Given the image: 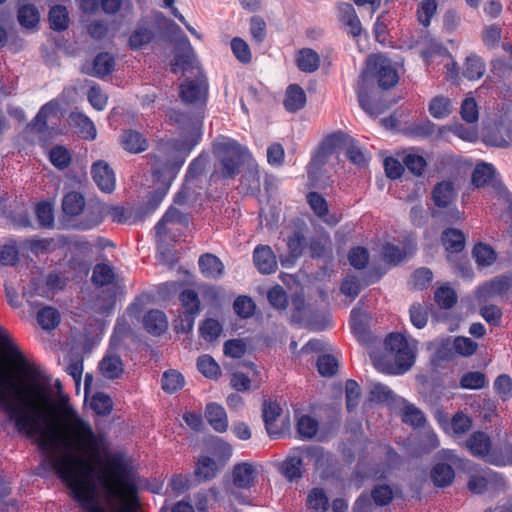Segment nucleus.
I'll list each match as a JSON object with an SVG mask.
<instances>
[{"label": "nucleus", "instance_id": "obj_1", "mask_svg": "<svg viewBox=\"0 0 512 512\" xmlns=\"http://www.w3.org/2000/svg\"><path fill=\"white\" fill-rule=\"evenodd\" d=\"M191 149L192 146L176 142H166L158 146L152 164V174L158 188L149 201L151 209H156L164 199L171 181L176 177Z\"/></svg>", "mask_w": 512, "mask_h": 512}, {"label": "nucleus", "instance_id": "obj_2", "mask_svg": "<svg viewBox=\"0 0 512 512\" xmlns=\"http://www.w3.org/2000/svg\"><path fill=\"white\" fill-rule=\"evenodd\" d=\"M182 52L177 53L172 62V71L174 73H190L195 79L186 80L180 87V96L184 102L201 104L205 101L207 95V85L204 77L200 75V69L196 54L189 42L184 37L181 41Z\"/></svg>", "mask_w": 512, "mask_h": 512}, {"label": "nucleus", "instance_id": "obj_3", "mask_svg": "<svg viewBox=\"0 0 512 512\" xmlns=\"http://www.w3.org/2000/svg\"><path fill=\"white\" fill-rule=\"evenodd\" d=\"M385 348L394 365L389 369L390 373L402 374L414 363L416 353V341L407 339L401 334H390L385 340Z\"/></svg>", "mask_w": 512, "mask_h": 512}, {"label": "nucleus", "instance_id": "obj_4", "mask_svg": "<svg viewBox=\"0 0 512 512\" xmlns=\"http://www.w3.org/2000/svg\"><path fill=\"white\" fill-rule=\"evenodd\" d=\"M214 150L226 177L236 174L239 167L250 157L246 147L227 137L217 138Z\"/></svg>", "mask_w": 512, "mask_h": 512}, {"label": "nucleus", "instance_id": "obj_5", "mask_svg": "<svg viewBox=\"0 0 512 512\" xmlns=\"http://www.w3.org/2000/svg\"><path fill=\"white\" fill-rule=\"evenodd\" d=\"M400 62H392L382 54L370 55L367 59V71L374 76L379 86L388 89L397 84L399 80L398 67Z\"/></svg>", "mask_w": 512, "mask_h": 512}, {"label": "nucleus", "instance_id": "obj_6", "mask_svg": "<svg viewBox=\"0 0 512 512\" xmlns=\"http://www.w3.org/2000/svg\"><path fill=\"white\" fill-rule=\"evenodd\" d=\"M182 313L175 322V328L180 332H190L194 327L195 318L200 311V300L193 290H184L179 295Z\"/></svg>", "mask_w": 512, "mask_h": 512}, {"label": "nucleus", "instance_id": "obj_7", "mask_svg": "<svg viewBox=\"0 0 512 512\" xmlns=\"http://www.w3.org/2000/svg\"><path fill=\"white\" fill-rule=\"evenodd\" d=\"M468 451L479 459L493 465V458H497L500 445L492 443L488 434L482 431L472 433L465 442Z\"/></svg>", "mask_w": 512, "mask_h": 512}, {"label": "nucleus", "instance_id": "obj_8", "mask_svg": "<svg viewBox=\"0 0 512 512\" xmlns=\"http://www.w3.org/2000/svg\"><path fill=\"white\" fill-rule=\"evenodd\" d=\"M91 212L96 214V217L92 220L81 223L83 229H92L98 226L103 219L107 217H109L113 222L121 224L127 223L130 219L129 212L122 206L99 203L91 207Z\"/></svg>", "mask_w": 512, "mask_h": 512}, {"label": "nucleus", "instance_id": "obj_9", "mask_svg": "<svg viewBox=\"0 0 512 512\" xmlns=\"http://www.w3.org/2000/svg\"><path fill=\"white\" fill-rule=\"evenodd\" d=\"M510 286V281L507 277H496L477 288L475 299L478 302H487L496 297L505 295L510 289Z\"/></svg>", "mask_w": 512, "mask_h": 512}, {"label": "nucleus", "instance_id": "obj_10", "mask_svg": "<svg viewBox=\"0 0 512 512\" xmlns=\"http://www.w3.org/2000/svg\"><path fill=\"white\" fill-rule=\"evenodd\" d=\"M325 145L330 146L331 148H341L343 145L346 155L352 163L357 166H364L367 163V157L363 151L355 145L351 139L342 134H334L330 136L326 140Z\"/></svg>", "mask_w": 512, "mask_h": 512}, {"label": "nucleus", "instance_id": "obj_11", "mask_svg": "<svg viewBox=\"0 0 512 512\" xmlns=\"http://www.w3.org/2000/svg\"><path fill=\"white\" fill-rule=\"evenodd\" d=\"M91 175L93 181L98 188L105 192L110 193L115 188V174L112 168L105 161L99 160L91 167Z\"/></svg>", "mask_w": 512, "mask_h": 512}, {"label": "nucleus", "instance_id": "obj_12", "mask_svg": "<svg viewBox=\"0 0 512 512\" xmlns=\"http://www.w3.org/2000/svg\"><path fill=\"white\" fill-rule=\"evenodd\" d=\"M338 12L339 20L347 33L352 37L359 36L363 29L354 7L349 3H342L338 6Z\"/></svg>", "mask_w": 512, "mask_h": 512}, {"label": "nucleus", "instance_id": "obj_13", "mask_svg": "<svg viewBox=\"0 0 512 512\" xmlns=\"http://www.w3.org/2000/svg\"><path fill=\"white\" fill-rule=\"evenodd\" d=\"M281 411L280 405L276 402H269L264 405L263 419L266 431L272 438H276L282 433L283 425L279 423Z\"/></svg>", "mask_w": 512, "mask_h": 512}, {"label": "nucleus", "instance_id": "obj_14", "mask_svg": "<svg viewBox=\"0 0 512 512\" xmlns=\"http://www.w3.org/2000/svg\"><path fill=\"white\" fill-rule=\"evenodd\" d=\"M254 263L262 274H270L277 268L276 257L267 245L257 246L253 253Z\"/></svg>", "mask_w": 512, "mask_h": 512}, {"label": "nucleus", "instance_id": "obj_15", "mask_svg": "<svg viewBox=\"0 0 512 512\" xmlns=\"http://www.w3.org/2000/svg\"><path fill=\"white\" fill-rule=\"evenodd\" d=\"M232 476L236 487L242 489L249 488L257 477L256 466L249 462L239 463L234 466Z\"/></svg>", "mask_w": 512, "mask_h": 512}, {"label": "nucleus", "instance_id": "obj_16", "mask_svg": "<svg viewBox=\"0 0 512 512\" xmlns=\"http://www.w3.org/2000/svg\"><path fill=\"white\" fill-rule=\"evenodd\" d=\"M494 476V473L488 468H475L469 472L467 487L472 493L481 494L488 488Z\"/></svg>", "mask_w": 512, "mask_h": 512}, {"label": "nucleus", "instance_id": "obj_17", "mask_svg": "<svg viewBox=\"0 0 512 512\" xmlns=\"http://www.w3.org/2000/svg\"><path fill=\"white\" fill-rule=\"evenodd\" d=\"M434 204L439 208H448L456 199V191L453 183L442 181L432 191Z\"/></svg>", "mask_w": 512, "mask_h": 512}, {"label": "nucleus", "instance_id": "obj_18", "mask_svg": "<svg viewBox=\"0 0 512 512\" xmlns=\"http://www.w3.org/2000/svg\"><path fill=\"white\" fill-rule=\"evenodd\" d=\"M205 417L210 426L217 432L223 433L228 428V417L225 409L216 403L206 406Z\"/></svg>", "mask_w": 512, "mask_h": 512}, {"label": "nucleus", "instance_id": "obj_19", "mask_svg": "<svg viewBox=\"0 0 512 512\" xmlns=\"http://www.w3.org/2000/svg\"><path fill=\"white\" fill-rule=\"evenodd\" d=\"M99 371L106 379H116L124 371V365L121 358L113 353H108L99 363Z\"/></svg>", "mask_w": 512, "mask_h": 512}, {"label": "nucleus", "instance_id": "obj_20", "mask_svg": "<svg viewBox=\"0 0 512 512\" xmlns=\"http://www.w3.org/2000/svg\"><path fill=\"white\" fill-rule=\"evenodd\" d=\"M154 32L151 24L147 21H141L133 29L129 36L128 44L132 49H139L151 42Z\"/></svg>", "mask_w": 512, "mask_h": 512}, {"label": "nucleus", "instance_id": "obj_21", "mask_svg": "<svg viewBox=\"0 0 512 512\" xmlns=\"http://www.w3.org/2000/svg\"><path fill=\"white\" fill-rule=\"evenodd\" d=\"M143 326L148 333L160 335L167 330L168 320L162 311L150 310L143 318Z\"/></svg>", "mask_w": 512, "mask_h": 512}, {"label": "nucleus", "instance_id": "obj_22", "mask_svg": "<svg viewBox=\"0 0 512 512\" xmlns=\"http://www.w3.org/2000/svg\"><path fill=\"white\" fill-rule=\"evenodd\" d=\"M121 145L130 153H141L148 148L146 138L138 131L126 130L121 135Z\"/></svg>", "mask_w": 512, "mask_h": 512}, {"label": "nucleus", "instance_id": "obj_23", "mask_svg": "<svg viewBox=\"0 0 512 512\" xmlns=\"http://www.w3.org/2000/svg\"><path fill=\"white\" fill-rule=\"evenodd\" d=\"M199 267L201 273L206 278L216 279L222 276L224 272V264L213 254H204L199 258Z\"/></svg>", "mask_w": 512, "mask_h": 512}, {"label": "nucleus", "instance_id": "obj_24", "mask_svg": "<svg viewBox=\"0 0 512 512\" xmlns=\"http://www.w3.org/2000/svg\"><path fill=\"white\" fill-rule=\"evenodd\" d=\"M70 124L82 138L87 140H94L97 136V131L94 123L82 113H72L69 117Z\"/></svg>", "mask_w": 512, "mask_h": 512}, {"label": "nucleus", "instance_id": "obj_25", "mask_svg": "<svg viewBox=\"0 0 512 512\" xmlns=\"http://www.w3.org/2000/svg\"><path fill=\"white\" fill-rule=\"evenodd\" d=\"M58 111L59 105L57 102L51 101L45 104L36 115L33 123L30 125V129L37 133H42L46 129L48 121L52 117H57Z\"/></svg>", "mask_w": 512, "mask_h": 512}, {"label": "nucleus", "instance_id": "obj_26", "mask_svg": "<svg viewBox=\"0 0 512 512\" xmlns=\"http://www.w3.org/2000/svg\"><path fill=\"white\" fill-rule=\"evenodd\" d=\"M306 104V94L297 84L289 85L286 89L284 106L289 112L302 109Z\"/></svg>", "mask_w": 512, "mask_h": 512}, {"label": "nucleus", "instance_id": "obj_27", "mask_svg": "<svg viewBox=\"0 0 512 512\" xmlns=\"http://www.w3.org/2000/svg\"><path fill=\"white\" fill-rule=\"evenodd\" d=\"M297 67L303 72H314L319 68L320 57L310 48H303L296 54Z\"/></svg>", "mask_w": 512, "mask_h": 512}, {"label": "nucleus", "instance_id": "obj_28", "mask_svg": "<svg viewBox=\"0 0 512 512\" xmlns=\"http://www.w3.org/2000/svg\"><path fill=\"white\" fill-rule=\"evenodd\" d=\"M442 243L448 253L457 254L465 247V236L462 231L458 229H447L443 232Z\"/></svg>", "mask_w": 512, "mask_h": 512}, {"label": "nucleus", "instance_id": "obj_29", "mask_svg": "<svg viewBox=\"0 0 512 512\" xmlns=\"http://www.w3.org/2000/svg\"><path fill=\"white\" fill-rule=\"evenodd\" d=\"M496 170L490 163L480 162L476 164L472 173V184L477 187H483L495 179Z\"/></svg>", "mask_w": 512, "mask_h": 512}, {"label": "nucleus", "instance_id": "obj_30", "mask_svg": "<svg viewBox=\"0 0 512 512\" xmlns=\"http://www.w3.org/2000/svg\"><path fill=\"white\" fill-rule=\"evenodd\" d=\"M430 477L434 485L438 487H446L453 482L455 473L450 465L437 463L431 469Z\"/></svg>", "mask_w": 512, "mask_h": 512}, {"label": "nucleus", "instance_id": "obj_31", "mask_svg": "<svg viewBox=\"0 0 512 512\" xmlns=\"http://www.w3.org/2000/svg\"><path fill=\"white\" fill-rule=\"evenodd\" d=\"M85 199L79 192H69L63 197L62 209L66 215L77 216L84 211Z\"/></svg>", "mask_w": 512, "mask_h": 512}, {"label": "nucleus", "instance_id": "obj_32", "mask_svg": "<svg viewBox=\"0 0 512 512\" xmlns=\"http://www.w3.org/2000/svg\"><path fill=\"white\" fill-rule=\"evenodd\" d=\"M209 453L222 469L232 456V448L220 438H215L209 445Z\"/></svg>", "mask_w": 512, "mask_h": 512}, {"label": "nucleus", "instance_id": "obj_33", "mask_svg": "<svg viewBox=\"0 0 512 512\" xmlns=\"http://www.w3.org/2000/svg\"><path fill=\"white\" fill-rule=\"evenodd\" d=\"M493 206L496 210L505 212L512 216V196L500 183L493 186Z\"/></svg>", "mask_w": 512, "mask_h": 512}, {"label": "nucleus", "instance_id": "obj_34", "mask_svg": "<svg viewBox=\"0 0 512 512\" xmlns=\"http://www.w3.org/2000/svg\"><path fill=\"white\" fill-rule=\"evenodd\" d=\"M186 220L175 208H170L156 226V234L159 238L164 237L171 231V225L185 224Z\"/></svg>", "mask_w": 512, "mask_h": 512}, {"label": "nucleus", "instance_id": "obj_35", "mask_svg": "<svg viewBox=\"0 0 512 512\" xmlns=\"http://www.w3.org/2000/svg\"><path fill=\"white\" fill-rule=\"evenodd\" d=\"M307 203L313 212L324 222L328 224H335L336 220L328 215V205L323 196L316 192H310L307 195Z\"/></svg>", "mask_w": 512, "mask_h": 512}, {"label": "nucleus", "instance_id": "obj_36", "mask_svg": "<svg viewBox=\"0 0 512 512\" xmlns=\"http://www.w3.org/2000/svg\"><path fill=\"white\" fill-rule=\"evenodd\" d=\"M221 470L220 466L209 456H202L199 458L195 474L202 480H209L216 476Z\"/></svg>", "mask_w": 512, "mask_h": 512}, {"label": "nucleus", "instance_id": "obj_37", "mask_svg": "<svg viewBox=\"0 0 512 512\" xmlns=\"http://www.w3.org/2000/svg\"><path fill=\"white\" fill-rule=\"evenodd\" d=\"M428 110L433 118H446L452 111L451 101L447 97L436 96L431 99Z\"/></svg>", "mask_w": 512, "mask_h": 512}, {"label": "nucleus", "instance_id": "obj_38", "mask_svg": "<svg viewBox=\"0 0 512 512\" xmlns=\"http://www.w3.org/2000/svg\"><path fill=\"white\" fill-rule=\"evenodd\" d=\"M437 7L436 0H421L416 10L418 22L424 27H428L431 23V19L437 12Z\"/></svg>", "mask_w": 512, "mask_h": 512}, {"label": "nucleus", "instance_id": "obj_39", "mask_svg": "<svg viewBox=\"0 0 512 512\" xmlns=\"http://www.w3.org/2000/svg\"><path fill=\"white\" fill-rule=\"evenodd\" d=\"M246 367L252 373L251 378L240 371H236L233 373L231 378V385L237 391H247L251 387V383L255 381L257 377V369L253 363H249Z\"/></svg>", "mask_w": 512, "mask_h": 512}, {"label": "nucleus", "instance_id": "obj_40", "mask_svg": "<svg viewBox=\"0 0 512 512\" xmlns=\"http://www.w3.org/2000/svg\"><path fill=\"white\" fill-rule=\"evenodd\" d=\"M18 21L24 29H33L40 21L39 12L33 5H23L18 10Z\"/></svg>", "mask_w": 512, "mask_h": 512}, {"label": "nucleus", "instance_id": "obj_41", "mask_svg": "<svg viewBox=\"0 0 512 512\" xmlns=\"http://www.w3.org/2000/svg\"><path fill=\"white\" fill-rule=\"evenodd\" d=\"M199 372L210 379H217L221 375L218 363L210 355H201L197 360Z\"/></svg>", "mask_w": 512, "mask_h": 512}, {"label": "nucleus", "instance_id": "obj_42", "mask_svg": "<svg viewBox=\"0 0 512 512\" xmlns=\"http://www.w3.org/2000/svg\"><path fill=\"white\" fill-rule=\"evenodd\" d=\"M424 58L427 65H432L434 60L439 59L437 64H443L447 69V76L451 79L455 78L458 75L457 67L455 62L451 59L446 51H440L435 55L424 54Z\"/></svg>", "mask_w": 512, "mask_h": 512}, {"label": "nucleus", "instance_id": "obj_43", "mask_svg": "<svg viewBox=\"0 0 512 512\" xmlns=\"http://www.w3.org/2000/svg\"><path fill=\"white\" fill-rule=\"evenodd\" d=\"M485 72L484 62L477 56H470L467 58L463 74L469 80L480 79Z\"/></svg>", "mask_w": 512, "mask_h": 512}, {"label": "nucleus", "instance_id": "obj_44", "mask_svg": "<svg viewBox=\"0 0 512 512\" xmlns=\"http://www.w3.org/2000/svg\"><path fill=\"white\" fill-rule=\"evenodd\" d=\"M49 22L53 30H65L69 23V15L66 8L63 6H54L51 8Z\"/></svg>", "mask_w": 512, "mask_h": 512}, {"label": "nucleus", "instance_id": "obj_45", "mask_svg": "<svg viewBox=\"0 0 512 512\" xmlns=\"http://www.w3.org/2000/svg\"><path fill=\"white\" fill-rule=\"evenodd\" d=\"M473 256L479 266H489L496 260L495 251L486 244L479 243L473 249Z\"/></svg>", "mask_w": 512, "mask_h": 512}, {"label": "nucleus", "instance_id": "obj_46", "mask_svg": "<svg viewBox=\"0 0 512 512\" xmlns=\"http://www.w3.org/2000/svg\"><path fill=\"white\" fill-rule=\"evenodd\" d=\"M65 285V279L58 273H52L47 277L46 286L35 288V295L49 298L51 293L55 290L63 288Z\"/></svg>", "mask_w": 512, "mask_h": 512}, {"label": "nucleus", "instance_id": "obj_47", "mask_svg": "<svg viewBox=\"0 0 512 512\" xmlns=\"http://www.w3.org/2000/svg\"><path fill=\"white\" fill-rule=\"evenodd\" d=\"M390 22V14L386 11L379 14L376 18L374 33L376 40L381 44H386L388 42V30Z\"/></svg>", "mask_w": 512, "mask_h": 512}, {"label": "nucleus", "instance_id": "obj_48", "mask_svg": "<svg viewBox=\"0 0 512 512\" xmlns=\"http://www.w3.org/2000/svg\"><path fill=\"white\" fill-rule=\"evenodd\" d=\"M184 386V378L176 370H169L163 374L162 388L168 393H174Z\"/></svg>", "mask_w": 512, "mask_h": 512}, {"label": "nucleus", "instance_id": "obj_49", "mask_svg": "<svg viewBox=\"0 0 512 512\" xmlns=\"http://www.w3.org/2000/svg\"><path fill=\"white\" fill-rule=\"evenodd\" d=\"M90 407L98 415H107L111 412L113 403L107 394L98 392L92 396L90 400Z\"/></svg>", "mask_w": 512, "mask_h": 512}, {"label": "nucleus", "instance_id": "obj_50", "mask_svg": "<svg viewBox=\"0 0 512 512\" xmlns=\"http://www.w3.org/2000/svg\"><path fill=\"white\" fill-rule=\"evenodd\" d=\"M113 67V57L108 53H101L94 59L92 74L95 76H104L111 73Z\"/></svg>", "mask_w": 512, "mask_h": 512}, {"label": "nucleus", "instance_id": "obj_51", "mask_svg": "<svg viewBox=\"0 0 512 512\" xmlns=\"http://www.w3.org/2000/svg\"><path fill=\"white\" fill-rule=\"evenodd\" d=\"M307 505L313 510L324 512L327 510L329 502L324 491L322 489L315 488L308 494Z\"/></svg>", "mask_w": 512, "mask_h": 512}, {"label": "nucleus", "instance_id": "obj_52", "mask_svg": "<svg viewBox=\"0 0 512 512\" xmlns=\"http://www.w3.org/2000/svg\"><path fill=\"white\" fill-rule=\"evenodd\" d=\"M199 330L201 337L204 340L211 342L220 336L222 326L217 320L208 318L201 324Z\"/></svg>", "mask_w": 512, "mask_h": 512}, {"label": "nucleus", "instance_id": "obj_53", "mask_svg": "<svg viewBox=\"0 0 512 512\" xmlns=\"http://www.w3.org/2000/svg\"><path fill=\"white\" fill-rule=\"evenodd\" d=\"M434 297L437 304L443 308H451L457 300L456 292L448 285L439 287Z\"/></svg>", "mask_w": 512, "mask_h": 512}, {"label": "nucleus", "instance_id": "obj_54", "mask_svg": "<svg viewBox=\"0 0 512 512\" xmlns=\"http://www.w3.org/2000/svg\"><path fill=\"white\" fill-rule=\"evenodd\" d=\"M37 320L43 329H54L59 322V314L51 307H44L38 312Z\"/></svg>", "mask_w": 512, "mask_h": 512}, {"label": "nucleus", "instance_id": "obj_55", "mask_svg": "<svg viewBox=\"0 0 512 512\" xmlns=\"http://www.w3.org/2000/svg\"><path fill=\"white\" fill-rule=\"evenodd\" d=\"M302 461L299 457L287 458L281 465L282 474L290 481L301 475Z\"/></svg>", "mask_w": 512, "mask_h": 512}, {"label": "nucleus", "instance_id": "obj_56", "mask_svg": "<svg viewBox=\"0 0 512 512\" xmlns=\"http://www.w3.org/2000/svg\"><path fill=\"white\" fill-rule=\"evenodd\" d=\"M114 279V273L110 266L98 264L95 266L92 275V281L97 286L110 284Z\"/></svg>", "mask_w": 512, "mask_h": 512}, {"label": "nucleus", "instance_id": "obj_57", "mask_svg": "<svg viewBox=\"0 0 512 512\" xmlns=\"http://www.w3.org/2000/svg\"><path fill=\"white\" fill-rule=\"evenodd\" d=\"M402 419L406 424L413 427H420L425 423V417L417 407L408 404L402 410Z\"/></svg>", "mask_w": 512, "mask_h": 512}, {"label": "nucleus", "instance_id": "obj_58", "mask_svg": "<svg viewBox=\"0 0 512 512\" xmlns=\"http://www.w3.org/2000/svg\"><path fill=\"white\" fill-rule=\"evenodd\" d=\"M19 248L16 241L10 240L0 247V263L14 265L18 259Z\"/></svg>", "mask_w": 512, "mask_h": 512}, {"label": "nucleus", "instance_id": "obj_59", "mask_svg": "<svg viewBox=\"0 0 512 512\" xmlns=\"http://www.w3.org/2000/svg\"><path fill=\"white\" fill-rule=\"evenodd\" d=\"M486 384L485 375L478 371L464 374L460 381V386L464 389H481Z\"/></svg>", "mask_w": 512, "mask_h": 512}, {"label": "nucleus", "instance_id": "obj_60", "mask_svg": "<svg viewBox=\"0 0 512 512\" xmlns=\"http://www.w3.org/2000/svg\"><path fill=\"white\" fill-rule=\"evenodd\" d=\"M494 390L497 395L507 401L512 397V379L506 374L499 375L494 382Z\"/></svg>", "mask_w": 512, "mask_h": 512}, {"label": "nucleus", "instance_id": "obj_61", "mask_svg": "<svg viewBox=\"0 0 512 512\" xmlns=\"http://www.w3.org/2000/svg\"><path fill=\"white\" fill-rule=\"evenodd\" d=\"M87 97L89 103L94 109L98 111H102L105 109L107 105L108 96L103 90H101L99 86H90Z\"/></svg>", "mask_w": 512, "mask_h": 512}, {"label": "nucleus", "instance_id": "obj_62", "mask_svg": "<svg viewBox=\"0 0 512 512\" xmlns=\"http://www.w3.org/2000/svg\"><path fill=\"white\" fill-rule=\"evenodd\" d=\"M460 113L466 122L473 123L478 120V105L473 97L468 96L463 100Z\"/></svg>", "mask_w": 512, "mask_h": 512}, {"label": "nucleus", "instance_id": "obj_63", "mask_svg": "<svg viewBox=\"0 0 512 512\" xmlns=\"http://www.w3.org/2000/svg\"><path fill=\"white\" fill-rule=\"evenodd\" d=\"M49 158L51 163L59 169L66 168L71 161L69 151L63 146H56L52 148L49 153Z\"/></svg>", "mask_w": 512, "mask_h": 512}, {"label": "nucleus", "instance_id": "obj_64", "mask_svg": "<svg viewBox=\"0 0 512 512\" xmlns=\"http://www.w3.org/2000/svg\"><path fill=\"white\" fill-rule=\"evenodd\" d=\"M317 429L318 422L314 418L308 415H303L299 418L297 423V430L302 438L313 437L316 434Z\"/></svg>", "mask_w": 512, "mask_h": 512}]
</instances>
